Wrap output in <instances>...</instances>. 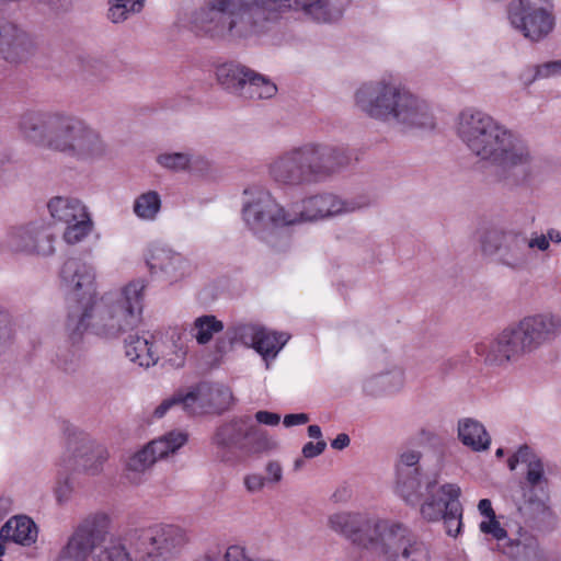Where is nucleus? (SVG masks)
<instances>
[{
    "label": "nucleus",
    "instance_id": "obj_1",
    "mask_svg": "<svg viewBox=\"0 0 561 561\" xmlns=\"http://www.w3.org/2000/svg\"><path fill=\"white\" fill-rule=\"evenodd\" d=\"M60 277L67 288L66 329L70 340L78 342L91 327L96 335L113 339L133 331L142 312L144 280L127 284L115 302L96 304L94 268L78 257L65 261Z\"/></svg>",
    "mask_w": 561,
    "mask_h": 561
},
{
    "label": "nucleus",
    "instance_id": "obj_2",
    "mask_svg": "<svg viewBox=\"0 0 561 561\" xmlns=\"http://www.w3.org/2000/svg\"><path fill=\"white\" fill-rule=\"evenodd\" d=\"M323 0H204L192 27L214 39H243L266 33L290 9L308 11Z\"/></svg>",
    "mask_w": 561,
    "mask_h": 561
},
{
    "label": "nucleus",
    "instance_id": "obj_3",
    "mask_svg": "<svg viewBox=\"0 0 561 561\" xmlns=\"http://www.w3.org/2000/svg\"><path fill=\"white\" fill-rule=\"evenodd\" d=\"M458 136L474 156L499 167L504 180L517 185L529 178L531 154L527 145L489 114L461 112Z\"/></svg>",
    "mask_w": 561,
    "mask_h": 561
},
{
    "label": "nucleus",
    "instance_id": "obj_4",
    "mask_svg": "<svg viewBox=\"0 0 561 561\" xmlns=\"http://www.w3.org/2000/svg\"><path fill=\"white\" fill-rule=\"evenodd\" d=\"M329 525L354 545L386 556L387 561H432L430 543L403 524L339 513L330 516Z\"/></svg>",
    "mask_w": 561,
    "mask_h": 561
},
{
    "label": "nucleus",
    "instance_id": "obj_5",
    "mask_svg": "<svg viewBox=\"0 0 561 561\" xmlns=\"http://www.w3.org/2000/svg\"><path fill=\"white\" fill-rule=\"evenodd\" d=\"M357 106L378 119H394L408 127L433 128L434 117L425 102L383 81L363 84L355 95Z\"/></svg>",
    "mask_w": 561,
    "mask_h": 561
},
{
    "label": "nucleus",
    "instance_id": "obj_6",
    "mask_svg": "<svg viewBox=\"0 0 561 561\" xmlns=\"http://www.w3.org/2000/svg\"><path fill=\"white\" fill-rule=\"evenodd\" d=\"M79 122L59 112L27 111L20 117L19 129L34 145L64 154Z\"/></svg>",
    "mask_w": 561,
    "mask_h": 561
},
{
    "label": "nucleus",
    "instance_id": "obj_7",
    "mask_svg": "<svg viewBox=\"0 0 561 561\" xmlns=\"http://www.w3.org/2000/svg\"><path fill=\"white\" fill-rule=\"evenodd\" d=\"M186 542L185 530L170 524H157L137 529L129 537L136 561H169L182 550Z\"/></svg>",
    "mask_w": 561,
    "mask_h": 561
},
{
    "label": "nucleus",
    "instance_id": "obj_8",
    "mask_svg": "<svg viewBox=\"0 0 561 561\" xmlns=\"http://www.w3.org/2000/svg\"><path fill=\"white\" fill-rule=\"evenodd\" d=\"M485 255H495L500 264L514 271L528 266L531 252L528 251L527 236L522 230L490 228L480 239Z\"/></svg>",
    "mask_w": 561,
    "mask_h": 561
},
{
    "label": "nucleus",
    "instance_id": "obj_9",
    "mask_svg": "<svg viewBox=\"0 0 561 561\" xmlns=\"http://www.w3.org/2000/svg\"><path fill=\"white\" fill-rule=\"evenodd\" d=\"M243 217L248 227L264 239L279 228L298 224L294 208L286 210L264 190H256L255 197L243 206Z\"/></svg>",
    "mask_w": 561,
    "mask_h": 561
},
{
    "label": "nucleus",
    "instance_id": "obj_10",
    "mask_svg": "<svg viewBox=\"0 0 561 561\" xmlns=\"http://www.w3.org/2000/svg\"><path fill=\"white\" fill-rule=\"evenodd\" d=\"M550 0H513L508 5V19L513 27L526 38L538 42L554 26V18L545 5Z\"/></svg>",
    "mask_w": 561,
    "mask_h": 561
},
{
    "label": "nucleus",
    "instance_id": "obj_11",
    "mask_svg": "<svg viewBox=\"0 0 561 561\" xmlns=\"http://www.w3.org/2000/svg\"><path fill=\"white\" fill-rule=\"evenodd\" d=\"M110 518L104 513L85 518L61 549L57 561H87L94 548L104 541Z\"/></svg>",
    "mask_w": 561,
    "mask_h": 561
},
{
    "label": "nucleus",
    "instance_id": "obj_12",
    "mask_svg": "<svg viewBox=\"0 0 561 561\" xmlns=\"http://www.w3.org/2000/svg\"><path fill=\"white\" fill-rule=\"evenodd\" d=\"M474 353L485 365L502 369L527 354L512 325L492 339L478 342Z\"/></svg>",
    "mask_w": 561,
    "mask_h": 561
},
{
    "label": "nucleus",
    "instance_id": "obj_13",
    "mask_svg": "<svg viewBox=\"0 0 561 561\" xmlns=\"http://www.w3.org/2000/svg\"><path fill=\"white\" fill-rule=\"evenodd\" d=\"M474 353L485 365L502 369L527 354L512 325L492 339L478 342Z\"/></svg>",
    "mask_w": 561,
    "mask_h": 561
},
{
    "label": "nucleus",
    "instance_id": "obj_14",
    "mask_svg": "<svg viewBox=\"0 0 561 561\" xmlns=\"http://www.w3.org/2000/svg\"><path fill=\"white\" fill-rule=\"evenodd\" d=\"M67 449L70 456L64 460L65 469L82 471L91 476L100 473L108 458L107 449L83 433H69Z\"/></svg>",
    "mask_w": 561,
    "mask_h": 561
},
{
    "label": "nucleus",
    "instance_id": "obj_15",
    "mask_svg": "<svg viewBox=\"0 0 561 561\" xmlns=\"http://www.w3.org/2000/svg\"><path fill=\"white\" fill-rule=\"evenodd\" d=\"M187 439L188 436L186 433L172 431L149 442L140 450L129 457L126 465L127 478L136 481V479L131 477V473L138 474L145 472L159 459H163L176 453L186 444Z\"/></svg>",
    "mask_w": 561,
    "mask_h": 561
},
{
    "label": "nucleus",
    "instance_id": "obj_16",
    "mask_svg": "<svg viewBox=\"0 0 561 561\" xmlns=\"http://www.w3.org/2000/svg\"><path fill=\"white\" fill-rule=\"evenodd\" d=\"M512 327L528 354L561 333V318L538 313L525 317Z\"/></svg>",
    "mask_w": 561,
    "mask_h": 561
},
{
    "label": "nucleus",
    "instance_id": "obj_17",
    "mask_svg": "<svg viewBox=\"0 0 561 561\" xmlns=\"http://www.w3.org/2000/svg\"><path fill=\"white\" fill-rule=\"evenodd\" d=\"M312 182H321L348 165L351 156L342 147L322 144L304 145Z\"/></svg>",
    "mask_w": 561,
    "mask_h": 561
},
{
    "label": "nucleus",
    "instance_id": "obj_18",
    "mask_svg": "<svg viewBox=\"0 0 561 561\" xmlns=\"http://www.w3.org/2000/svg\"><path fill=\"white\" fill-rule=\"evenodd\" d=\"M367 204L357 201H343L332 193H322L310 196L294 207L298 222L322 219L345 213L362 209Z\"/></svg>",
    "mask_w": 561,
    "mask_h": 561
},
{
    "label": "nucleus",
    "instance_id": "obj_19",
    "mask_svg": "<svg viewBox=\"0 0 561 561\" xmlns=\"http://www.w3.org/2000/svg\"><path fill=\"white\" fill-rule=\"evenodd\" d=\"M270 174L279 184H313L304 146L288 150L270 164Z\"/></svg>",
    "mask_w": 561,
    "mask_h": 561
},
{
    "label": "nucleus",
    "instance_id": "obj_20",
    "mask_svg": "<svg viewBox=\"0 0 561 561\" xmlns=\"http://www.w3.org/2000/svg\"><path fill=\"white\" fill-rule=\"evenodd\" d=\"M147 265L152 275L161 276L170 284L181 280L193 272V265L187 259L167 248L152 249L147 259Z\"/></svg>",
    "mask_w": 561,
    "mask_h": 561
},
{
    "label": "nucleus",
    "instance_id": "obj_21",
    "mask_svg": "<svg viewBox=\"0 0 561 561\" xmlns=\"http://www.w3.org/2000/svg\"><path fill=\"white\" fill-rule=\"evenodd\" d=\"M36 47L31 36L18 25L0 21V57L18 64L28 59Z\"/></svg>",
    "mask_w": 561,
    "mask_h": 561
},
{
    "label": "nucleus",
    "instance_id": "obj_22",
    "mask_svg": "<svg viewBox=\"0 0 561 561\" xmlns=\"http://www.w3.org/2000/svg\"><path fill=\"white\" fill-rule=\"evenodd\" d=\"M76 130L66 148L65 156L76 160H94L105 154L106 144L96 129L80 119Z\"/></svg>",
    "mask_w": 561,
    "mask_h": 561
},
{
    "label": "nucleus",
    "instance_id": "obj_23",
    "mask_svg": "<svg viewBox=\"0 0 561 561\" xmlns=\"http://www.w3.org/2000/svg\"><path fill=\"white\" fill-rule=\"evenodd\" d=\"M54 239L43 227L25 226L13 228L8 236L12 251L49 255L54 252Z\"/></svg>",
    "mask_w": 561,
    "mask_h": 561
},
{
    "label": "nucleus",
    "instance_id": "obj_24",
    "mask_svg": "<svg viewBox=\"0 0 561 561\" xmlns=\"http://www.w3.org/2000/svg\"><path fill=\"white\" fill-rule=\"evenodd\" d=\"M501 547L503 553L512 561H543L537 538L522 528L517 537H510Z\"/></svg>",
    "mask_w": 561,
    "mask_h": 561
},
{
    "label": "nucleus",
    "instance_id": "obj_25",
    "mask_svg": "<svg viewBox=\"0 0 561 561\" xmlns=\"http://www.w3.org/2000/svg\"><path fill=\"white\" fill-rule=\"evenodd\" d=\"M251 423L250 416H241L222 424L216 430L213 443L224 449L237 448L242 450Z\"/></svg>",
    "mask_w": 561,
    "mask_h": 561
},
{
    "label": "nucleus",
    "instance_id": "obj_26",
    "mask_svg": "<svg viewBox=\"0 0 561 561\" xmlns=\"http://www.w3.org/2000/svg\"><path fill=\"white\" fill-rule=\"evenodd\" d=\"M188 394H193V408L198 404L202 409L210 412L225 410L231 399L228 388L208 382L198 383Z\"/></svg>",
    "mask_w": 561,
    "mask_h": 561
},
{
    "label": "nucleus",
    "instance_id": "obj_27",
    "mask_svg": "<svg viewBox=\"0 0 561 561\" xmlns=\"http://www.w3.org/2000/svg\"><path fill=\"white\" fill-rule=\"evenodd\" d=\"M37 527L27 516H13L0 529V538L23 546H31L37 539Z\"/></svg>",
    "mask_w": 561,
    "mask_h": 561
},
{
    "label": "nucleus",
    "instance_id": "obj_28",
    "mask_svg": "<svg viewBox=\"0 0 561 561\" xmlns=\"http://www.w3.org/2000/svg\"><path fill=\"white\" fill-rule=\"evenodd\" d=\"M51 217L65 225L84 217L85 206L77 198L56 196L47 205Z\"/></svg>",
    "mask_w": 561,
    "mask_h": 561
},
{
    "label": "nucleus",
    "instance_id": "obj_29",
    "mask_svg": "<svg viewBox=\"0 0 561 561\" xmlns=\"http://www.w3.org/2000/svg\"><path fill=\"white\" fill-rule=\"evenodd\" d=\"M458 437L463 445L476 451L488 449L491 443L484 426L473 419L459 421Z\"/></svg>",
    "mask_w": 561,
    "mask_h": 561
},
{
    "label": "nucleus",
    "instance_id": "obj_30",
    "mask_svg": "<svg viewBox=\"0 0 561 561\" xmlns=\"http://www.w3.org/2000/svg\"><path fill=\"white\" fill-rule=\"evenodd\" d=\"M125 354L134 363L141 367L154 365L158 356L153 345L147 339L137 334H129L125 340Z\"/></svg>",
    "mask_w": 561,
    "mask_h": 561
},
{
    "label": "nucleus",
    "instance_id": "obj_31",
    "mask_svg": "<svg viewBox=\"0 0 561 561\" xmlns=\"http://www.w3.org/2000/svg\"><path fill=\"white\" fill-rule=\"evenodd\" d=\"M251 69L234 62L220 65L216 76L218 82L228 91L241 96L243 85L250 76Z\"/></svg>",
    "mask_w": 561,
    "mask_h": 561
},
{
    "label": "nucleus",
    "instance_id": "obj_32",
    "mask_svg": "<svg viewBox=\"0 0 561 561\" xmlns=\"http://www.w3.org/2000/svg\"><path fill=\"white\" fill-rule=\"evenodd\" d=\"M446 490L451 494L449 510L440 518L448 536L457 537L462 527V506L459 502L460 488L453 483H446Z\"/></svg>",
    "mask_w": 561,
    "mask_h": 561
},
{
    "label": "nucleus",
    "instance_id": "obj_33",
    "mask_svg": "<svg viewBox=\"0 0 561 561\" xmlns=\"http://www.w3.org/2000/svg\"><path fill=\"white\" fill-rule=\"evenodd\" d=\"M277 92L276 85L267 78L251 70L241 96L250 100L270 99Z\"/></svg>",
    "mask_w": 561,
    "mask_h": 561
},
{
    "label": "nucleus",
    "instance_id": "obj_34",
    "mask_svg": "<svg viewBox=\"0 0 561 561\" xmlns=\"http://www.w3.org/2000/svg\"><path fill=\"white\" fill-rule=\"evenodd\" d=\"M450 503L451 494L447 492L446 484H444L439 489V496L431 495L421 505V515L427 522L440 520L445 512L449 510Z\"/></svg>",
    "mask_w": 561,
    "mask_h": 561
},
{
    "label": "nucleus",
    "instance_id": "obj_35",
    "mask_svg": "<svg viewBox=\"0 0 561 561\" xmlns=\"http://www.w3.org/2000/svg\"><path fill=\"white\" fill-rule=\"evenodd\" d=\"M287 341L288 336L285 333L272 332L262 327L254 350L267 360L274 358Z\"/></svg>",
    "mask_w": 561,
    "mask_h": 561
},
{
    "label": "nucleus",
    "instance_id": "obj_36",
    "mask_svg": "<svg viewBox=\"0 0 561 561\" xmlns=\"http://www.w3.org/2000/svg\"><path fill=\"white\" fill-rule=\"evenodd\" d=\"M421 486L420 472L397 474V491L407 504L415 506L420 503Z\"/></svg>",
    "mask_w": 561,
    "mask_h": 561
},
{
    "label": "nucleus",
    "instance_id": "obj_37",
    "mask_svg": "<svg viewBox=\"0 0 561 561\" xmlns=\"http://www.w3.org/2000/svg\"><path fill=\"white\" fill-rule=\"evenodd\" d=\"M276 447V442L268 437L267 432L259 427L253 421L244 443L242 451L248 454H261Z\"/></svg>",
    "mask_w": 561,
    "mask_h": 561
},
{
    "label": "nucleus",
    "instance_id": "obj_38",
    "mask_svg": "<svg viewBox=\"0 0 561 561\" xmlns=\"http://www.w3.org/2000/svg\"><path fill=\"white\" fill-rule=\"evenodd\" d=\"M262 325L252 323H238L229 328L226 335L230 344L241 343L255 348Z\"/></svg>",
    "mask_w": 561,
    "mask_h": 561
},
{
    "label": "nucleus",
    "instance_id": "obj_39",
    "mask_svg": "<svg viewBox=\"0 0 561 561\" xmlns=\"http://www.w3.org/2000/svg\"><path fill=\"white\" fill-rule=\"evenodd\" d=\"M224 330V323L215 316H202L195 319L192 331L194 337L201 345L207 344L214 336L215 333H219Z\"/></svg>",
    "mask_w": 561,
    "mask_h": 561
},
{
    "label": "nucleus",
    "instance_id": "obj_40",
    "mask_svg": "<svg viewBox=\"0 0 561 561\" xmlns=\"http://www.w3.org/2000/svg\"><path fill=\"white\" fill-rule=\"evenodd\" d=\"M161 208L160 195L149 191L139 195L134 203V213L141 219L152 220Z\"/></svg>",
    "mask_w": 561,
    "mask_h": 561
},
{
    "label": "nucleus",
    "instance_id": "obj_41",
    "mask_svg": "<svg viewBox=\"0 0 561 561\" xmlns=\"http://www.w3.org/2000/svg\"><path fill=\"white\" fill-rule=\"evenodd\" d=\"M172 408H180L182 411L190 415L196 414L197 411L193 408V394L186 393H174L172 397L163 400L154 410L153 415L158 419L165 415V413Z\"/></svg>",
    "mask_w": 561,
    "mask_h": 561
},
{
    "label": "nucleus",
    "instance_id": "obj_42",
    "mask_svg": "<svg viewBox=\"0 0 561 561\" xmlns=\"http://www.w3.org/2000/svg\"><path fill=\"white\" fill-rule=\"evenodd\" d=\"M145 0H113L108 9V18L118 23L128 18L129 13H138L144 8Z\"/></svg>",
    "mask_w": 561,
    "mask_h": 561
},
{
    "label": "nucleus",
    "instance_id": "obj_43",
    "mask_svg": "<svg viewBox=\"0 0 561 561\" xmlns=\"http://www.w3.org/2000/svg\"><path fill=\"white\" fill-rule=\"evenodd\" d=\"M527 473L526 481L528 485L533 489L543 490L548 485V480L545 477L543 463L540 458H538L534 453L531 454L529 460L527 461Z\"/></svg>",
    "mask_w": 561,
    "mask_h": 561
},
{
    "label": "nucleus",
    "instance_id": "obj_44",
    "mask_svg": "<svg viewBox=\"0 0 561 561\" xmlns=\"http://www.w3.org/2000/svg\"><path fill=\"white\" fill-rule=\"evenodd\" d=\"M66 226L67 227L64 232V239L67 243L75 244L80 242L89 234L92 228V221L89 214L87 213L84 217L78 218V220L72 221Z\"/></svg>",
    "mask_w": 561,
    "mask_h": 561
},
{
    "label": "nucleus",
    "instance_id": "obj_45",
    "mask_svg": "<svg viewBox=\"0 0 561 561\" xmlns=\"http://www.w3.org/2000/svg\"><path fill=\"white\" fill-rule=\"evenodd\" d=\"M192 157L186 152L161 153L157 157V162L172 171H185L190 168Z\"/></svg>",
    "mask_w": 561,
    "mask_h": 561
},
{
    "label": "nucleus",
    "instance_id": "obj_46",
    "mask_svg": "<svg viewBox=\"0 0 561 561\" xmlns=\"http://www.w3.org/2000/svg\"><path fill=\"white\" fill-rule=\"evenodd\" d=\"M421 454L415 450H407L400 455L397 463V474H408L409 472L419 473V461Z\"/></svg>",
    "mask_w": 561,
    "mask_h": 561
},
{
    "label": "nucleus",
    "instance_id": "obj_47",
    "mask_svg": "<svg viewBox=\"0 0 561 561\" xmlns=\"http://www.w3.org/2000/svg\"><path fill=\"white\" fill-rule=\"evenodd\" d=\"M480 530L484 534L492 535L497 541H502L507 537V531L496 520V516L481 522Z\"/></svg>",
    "mask_w": 561,
    "mask_h": 561
},
{
    "label": "nucleus",
    "instance_id": "obj_48",
    "mask_svg": "<svg viewBox=\"0 0 561 561\" xmlns=\"http://www.w3.org/2000/svg\"><path fill=\"white\" fill-rule=\"evenodd\" d=\"M13 337V328L10 314L0 310V345L8 344Z\"/></svg>",
    "mask_w": 561,
    "mask_h": 561
},
{
    "label": "nucleus",
    "instance_id": "obj_49",
    "mask_svg": "<svg viewBox=\"0 0 561 561\" xmlns=\"http://www.w3.org/2000/svg\"><path fill=\"white\" fill-rule=\"evenodd\" d=\"M531 454L533 450L527 445L519 447V449L507 460L510 470H515L519 462L527 463Z\"/></svg>",
    "mask_w": 561,
    "mask_h": 561
},
{
    "label": "nucleus",
    "instance_id": "obj_50",
    "mask_svg": "<svg viewBox=\"0 0 561 561\" xmlns=\"http://www.w3.org/2000/svg\"><path fill=\"white\" fill-rule=\"evenodd\" d=\"M266 482V478L259 473L248 474L244 478V486L250 493L262 491Z\"/></svg>",
    "mask_w": 561,
    "mask_h": 561
},
{
    "label": "nucleus",
    "instance_id": "obj_51",
    "mask_svg": "<svg viewBox=\"0 0 561 561\" xmlns=\"http://www.w3.org/2000/svg\"><path fill=\"white\" fill-rule=\"evenodd\" d=\"M327 447V443L324 440H318L316 444L312 442H308L302 447V455L305 458H314L321 455Z\"/></svg>",
    "mask_w": 561,
    "mask_h": 561
},
{
    "label": "nucleus",
    "instance_id": "obj_52",
    "mask_svg": "<svg viewBox=\"0 0 561 561\" xmlns=\"http://www.w3.org/2000/svg\"><path fill=\"white\" fill-rule=\"evenodd\" d=\"M527 247L529 252H531L533 249L547 251L550 247V243L547 236L534 233L531 238L527 237Z\"/></svg>",
    "mask_w": 561,
    "mask_h": 561
},
{
    "label": "nucleus",
    "instance_id": "obj_53",
    "mask_svg": "<svg viewBox=\"0 0 561 561\" xmlns=\"http://www.w3.org/2000/svg\"><path fill=\"white\" fill-rule=\"evenodd\" d=\"M224 559L225 561H248V554L245 548L233 545L227 548Z\"/></svg>",
    "mask_w": 561,
    "mask_h": 561
},
{
    "label": "nucleus",
    "instance_id": "obj_54",
    "mask_svg": "<svg viewBox=\"0 0 561 561\" xmlns=\"http://www.w3.org/2000/svg\"><path fill=\"white\" fill-rule=\"evenodd\" d=\"M561 75V61H550L538 67L536 76L548 78L550 76Z\"/></svg>",
    "mask_w": 561,
    "mask_h": 561
},
{
    "label": "nucleus",
    "instance_id": "obj_55",
    "mask_svg": "<svg viewBox=\"0 0 561 561\" xmlns=\"http://www.w3.org/2000/svg\"><path fill=\"white\" fill-rule=\"evenodd\" d=\"M71 491H72V486H71V483H70V480L68 477H66L64 479V481L58 480V484H57V488L55 491L58 502L62 503V502L68 501L70 497V494H71Z\"/></svg>",
    "mask_w": 561,
    "mask_h": 561
},
{
    "label": "nucleus",
    "instance_id": "obj_56",
    "mask_svg": "<svg viewBox=\"0 0 561 561\" xmlns=\"http://www.w3.org/2000/svg\"><path fill=\"white\" fill-rule=\"evenodd\" d=\"M255 420L261 424L275 426L279 423L280 416L274 412L259 411L255 413Z\"/></svg>",
    "mask_w": 561,
    "mask_h": 561
},
{
    "label": "nucleus",
    "instance_id": "obj_57",
    "mask_svg": "<svg viewBox=\"0 0 561 561\" xmlns=\"http://www.w3.org/2000/svg\"><path fill=\"white\" fill-rule=\"evenodd\" d=\"M266 472L270 476L268 478H266L267 482L278 483L282 480L283 469L279 462L270 461L266 465Z\"/></svg>",
    "mask_w": 561,
    "mask_h": 561
},
{
    "label": "nucleus",
    "instance_id": "obj_58",
    "mask_svg": "<svg viewBox=\"0 0 561 561\" xmlns=\"http://www.w3.org/2000/svg\"><path fill=\"white\" fill-rule=\"evenodd\" d=\"M309 422V415L307 413L287 414L284 416V425L286 427L302 425Z\"/></svg>",
    "mask_w": 561,
    "mask_h": 561
},
{
    "label": "nucleus",
    "instance_id": "obj_59",
    "mask_svg": "<svg viewBox=\"0 0 561 561\" xmlns=\"http://www.w3.org/2000/svg\"><path fill=\"white\" fill-rule=\"evenodd\" d=\"M39 3H43L49 7L51 10H68L71 5V0H37Z\"/></svg>",
    "mask_w": 561,
    "mask_h": 561
},
{
    "label": "nucleus",
    "instance_id": "obj_60",
    "mask_svg": "<svg viewBox=\"0 0 561 561\" xmlns=\"http://www.w3.org/2000/svg\"><path fill=\"white\" fill-rule=\"evenodd\" d=\"M478 510L481 515L485 516L488 519L495 517V512L492 507V503L489 499H482L479 501Z\"/></svg>",
    "mask_w": 561,
    "mask_h": 561
},
{
    "label": "nucleus",
    "instance_id": "obj_61",
    "mask_svg": "<svg viewBox=\"0 0 561 561\" xmlns=\"http://www.w3.org/2000/svg\"><path fill=\"white\" fill-rule=\"evenodd\" d=\"M350 442L351 439L348 435L345 433H341L331 442V447L333 449L342 450L350 445Z\"/></svg>",
    "mask_w": 561,
    "mask_h": 561
},
{
    "label": "nucleus",
    "instance_id": "obj_62",
    "mask_svg": "<svg viewBox=\"0 0 561 561\" xmlns=\"http://www.w3.org/2000/svg\"><path fill=\"white\" fill-rule=\"evenodd\" d=\"M351 2L352 0H324L323 4L342 12L351 4Z\"/></svg>",
    "mask_w": 561,
    "mask_h": 561
},
{
    "label": "nucleus",
    "instance_id": "obj_63",
    "mask_svg": "<svg viewBox=\"0 0 561 561\" xmlns=\"http://www.w3.org/2000/svg\"><path fill=\"white\" fill-rule=\"evenodd\" d=\"M185 355H186V347L181 344L179 346V351L176 352V357L170 359L171 364L173 366H176L175 368H179L180 366L183 365Z\"/></svg>",
    "mask_w": 561,
    "mask_h": 561
},
{
    "label": "nucleus",
    "instance_id": "obj_64",
    "mask_svg": "<svg viewBox=\"0 0 561 561\" xmlns=\"http://www.w3.org/2000/svg\"><path fill=\"white\" fill-rule=\"evenodd\" d=\"M547 238L549 239V242L552 241L554 243L561 242V233L558 230L550 229L548 231Z\"/></svg>",
    "mask_w": 561,
    "mask_h": 561
}]
</instances>
